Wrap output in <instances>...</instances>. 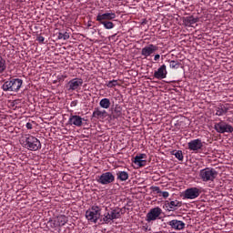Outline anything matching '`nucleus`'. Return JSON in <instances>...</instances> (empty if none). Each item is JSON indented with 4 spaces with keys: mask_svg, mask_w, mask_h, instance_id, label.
Returning <instances> with one entry per match:
<instances>
[{
    "mask_svg": "<svg viewBox=\"0 0 233 233\" xmlns=\"http://www.w3.org/2000/svg\"><path fill=\"white\" fill-rule=\"evenodd\" d=\"M77 105H79V100H73L71 103H70V106L72 108L76 107Z\"/></svg>",
    "mask_w": 233,
    "mask_h": 233,
    "instance_id": "nucleus-33",
    "label": "nucleus"
},
{
    "mask_svg": "<svg viewBox=\"0 0 233 233\" xmlns=\"http://www.w3.org/2000/svg\"><path fill=\"white\" fill-rule=\"evenodd\" d=\"M48 225H50L51 228H57L58 224H57V218H53V219H49L48 221Z\"/></svg>",
    "mask_w": 233,
    "mask_h": 233,
    "instance_id": "nucleus-32",
    "label": "nucleus"
},
{
    "mask_svg": "<svg viewBox=\"0 0 233 233\" xmlns=\"http://www.w3.org/2000/svg\"><path fill=\"white\" fill-rule=\"evenodd\" d=\"M6 70V61L0 56V74H3Z\"/></svg>",
    "mask_w": 233,
    "mask_h": 233,
    "instance_id": "nucleus-27",
    "label": "nucleus"
},
{
    "mask_svg": "<svg viewBox=\"0 0 233 233\" xmlns=\"http://www.w3.org/2000/svg\"><path fill=\"white\" fill-rule=\"evenodd\" d=\"M187 148L191 152L198 154L199 150H203V141L200 138L193 139L187 143Z\"/></svg>",
    "mask_w": 233,
    "mask_h": 233,
    "instance_id": "nucleus-11",
    "label": "nucleus"
},
{
    "mask_svg": "<svg viewBox=\"0 0 233 233\" xmlns=\"http://www.w3.org/2000/svg\"><path fill=\"white\" fill-rule=\"evenodd\" d=\"M199 177L205 183L214 181L218 177V171L212 167H206L199 171Z\"/></svg>",
    "mask_w": 233,
    "mask_h": 233,
    "instance_id": "nucleus-6",
    "label": "nucleus"
},
{
    "mask_svg": "<svg viewBox=\"0 0 233 233\" xmlns=\"http://www.w3.org/2000/svg\"><path fill=\"white\" fill-rule=\"evenodd\" d=\"M23 145L25 148L27 150H31L33 152H36V150H41V141L37 139V137L32 135H25L24 137Z\"/></svg>",
    "mask_w": 233,
    "mask_h": 233,
    "instance_id": "nucleus-3",
    "label": "nucleus"
},
{
    "mask_svg": "<svg viewBox=\"0 0 233 233\" xmlns=\"http://www.w3.org/2000/svg\"><path fill=\"white\" fill-rule=\"evenodd\" d=\"M83 121H86V119L79 115L71 114L68 118V125H70L71 127H81V126L83 125Z\"/></svg>",
    "mask_w": 233,
    "mask_h": 233,
    "instance_id": "nucleus-13",
    "label": "nucleus"
},
{
    "mask_svg": "<svg viewBox=\"0 0 233 233\" xmlns=\"http://www.w3.org/2000/svg\"><path fill=\"white\" fill-rule=\"evenodd\" d=\"M83 86V80L81 78H73L66 86L68 92H79Z\"/></svg>",
    "mask_w": 233,
    "mask_h": 233,
    "instance_id": "nucleus-9",
    "label": "nucleus"
},
{
    "mask_svg": "<svg viewBox=\"0 0 233 233\" xmlns=\"http://www.w3.org/2000/svg\"><path fill=\"white\" fill-rule=\"evenodd\" d=\"M165 207L168 212H176L179 207H181V202L179 200L166 201Z\"/></svg>",
    "mask_w": 233,
    "mask_h": 233,
    "instance_id": "nucleus-17",
    "label": "nucleus"
},
{
    "mask_svg": "<svg viewBox=\"0 0 233 233\" xmlns=\"http://www.w3.org/2000/svg\"><path fill=\"white\" fill-rule=\"evenodd\" d=\"M128 172L127 171H118L116 173V179L117 181H127L128 179Z\"/></svg>",
    "mask_w": 233,
    "mask_h": 233,
    "instance_id": "nucleus-23",
    "label": "nucleus"
},
{
    "mask_svg": "<svg viewBox=\"0 0 233 233\" xmlns=\"http://www.w3.org/2000/svg\"><path fill=\"white\" fill-rule=\"evenodd\" d=\"M98 23H100V25H103V26H104V28H106V30H112V28H114V26H116V25H114L110 20L100 21Z\"/></svg>",
    "mask_w": 233,
    "mask_h": 233,
    "instance_id": "nucleus-25",
    "label": "nucleus"
},
{
    "mask_svg": "<svg viewBox=\"0 0 233 233\" xmlns=\"http://www.w3.org/2000/svg\"><path fill=\"white\" fill-rule=\"evenodd\" d=\"M58 39H64V41H66V39H70V34H68V32L58 33Z\"/></svg>",
    "mask_w": 233,
    "mask_h": 233,
    "instance_id": "nucleus-31",
    "label": "nucleus"
},
{
    "mask_svg": "<svg viewBox=\"0 0 233 233\" xmlns=\"http://www.w3.org/2000/svg\"><path fill=\"white\" fill-rule=\"evenodd\" d=\"M167 225L174 230H183V228H185V222L177 219H173L167 222Z\"/></svg>",
    "mask_w": 233,
    "mask_h": 233,
    "instance_id": "nucleus-18",
    "label": "nucleus"
},
{
    "mask_svg": "<svg viewBox=\"0 0 233 233\" xmlns=\"http://www.w3.org/2000/svg\"><path fill=\"white\" fill-rule=\"evenodd\" d=\"M161 214H163V209H161V208L157 207L151 208L146 216V221H147V223H152V221L159 219V216H161Z\"/></svg>",
    "mask_w": 233,
    "mask_h": 233,
    "instance_id": "nucleus-10",
    "label": "nucleus"
},
{
    "mask_svg": "<svg viewBox=\"0 0 233 233\" xmlns=\"http://www.w3.org/2000/svg\"><path fill=\"white\" fill-rule=\"evenodd\" d=\"M184 23L186 26H194L198 23V18H195L194 16H187L184 19Z\"/></svg>",
    "mask_w": 233,
    "mask_h": 233,
    "instance_id": "nucleus-22",
    "label": "nucleus"
},
{
    "mask_svg": "<svg viewBox=\"0 0 233 233\" xmlns=\"http://www.w3.org/2000/svg\"><path fill=\"white\" fill-rule=\"evenodd\" d=\"M121 218V208H106V212L103 215L101 221L106 225L112 223L114 219H119Z\"/></svg>",
    "mask_w": 233,
    "mask_h": 233,
    "instance_id": "nucleus-1",
    "label": "nucleus"
},
{
    "mask_svg": "<svg viewBox=\"0 0 233 233\" xmlns=\"http://www.w3.org/2000/svg\"><path fill=\"white\" fill-rule=\"evenodd\" d=\"M173 156H175V157L178 159V161H183L184 159L183 151L181 150L176 151L175 153H173Z\"/></svg>",
    "mask_w": 233,
    "mask_h": 233,
    "instance_id": "nucleus-30",
    "label": "nucleus"
},
{
    "mask_svg": "<svg viewBox=\"0 0 233 233\" xmlns=\"http://www.w3.org/2000/svg\"><path fill=\"white\" fill-rule=\"evenodd\" d=\"M213 112L215 116H227V114L230 112V107L228 106V105L219 104L218 106L214 107Z\"/></svg>",
    "mask_w": 233,
    "mask_h": 233,
    "instance_id": "nucleus-14",
    "label": "nucleus"
},
{
    "mask_svg": "<svg viewBox=\"0 0 233 233\" xmlns=\"http://www.w3.org/2000/svg\"><path fill=\"white\" fill-rule=\"evenodd\" d=\"M181 66V64L176 60H169V67L177 70Z\"/></svg>",
    "mask_w": 233,
    "mask_h": 233,
    "instance_id": "nucleus-28",
    "label": "nucleus"
},
{
    "mask_svg": "<svg viewBox=\"0 0 233 233\" xmlns=\"http://www.w3.org/2000/svg\"><path fill=\"white\" fill-rule=\"evenodd\" d=\"M116 12L114 11H111L109 13H104V14H101L99 13L97 15H96V21L97 22H100V21H114V19H116Z\"/></svg>",
    "mask_w": 233,
    "mask_h": 233,
    "instance_id": "nucleus-16",
    "label": "nucleus"
},
{
    "mask_svg": "<svg viewBox=\"0 0 233 233\" xmlns=\"http://www.w3.org/2000/svg\"><path fill=\"white\" fill-rule=\"evenodd\" d=\"M100 218L101 208H99V206H92L86 211V219H87L89 223H97Z\"/></svg>",
    "mask_w": 233,
    "mask_h": 233,
    "instance_id": "nucleus-4",
    "label": "nucleus"
},
{
    "mask_svg": "<svg viewBox=\"0 0 233 233\" xmlns=\"http://www.w3.org/2000/svg\"><path fill=\"white\" fill-rule=\"evenodd\" d=\"M23 86V79L21 78H10L4 82L2 89L4 92H17L21 90Z\"/></svg>",
    "mask_w": 233,
    "mask_h": 233,
    "instance_id": "nucleus-2",
    "label": "nucleus"
},
{
    "mask_svg": "<svg viewBox=\"0 0 233 233\" xmlns=\"http://www.w3.org/2000/svg\"><path fill=\"white\" fill-rule=\"evenodd\" d=\"M162 197L167 199V198H168V196H170V194L167 191H161Z\"/></svg>",
    "mask_w": 233,
    "mask_h": 233,
    "instance_id": "nucleus-34",
    "label": "nucleus"
},
{
    "mask_svg": "<svg viewBox=\"0 0 233 233\" xmlns=\"http://www.w3.org/2000/svg\"><path fill=\"white\" fill-rule=\"evenodd\" d=\"M157 50H159V47L157 46L149 44L142 48L141 56H143L144 59H147V57H150V56H153V54H156Z\"/></svg>",
    "mask_w": 233,
    "mask_h": 233,
    "instance_id": "nucleus-12",
    "label": "nucleus"
},
{
    "mask_svg": "<svg viewBox=\"0 0 233 233\" xmlns=\"http://www.w3.org/2000/svg\"><path fill=\"white\" fill-rule=\"evenodd\" d=\"M25 127H26L27 130H32V128H34V127L32 126V123H30V122H27Z\"/></svg>",
    "mask_w": 233,
    "mask_h": 233,
    "instance_id": "nucleus-37",
    "label": "nucleus"
},
{
    "mask_svg": "<svg viewBox=\"0 0 233 233\" xmlns=\"http://www.w3.org/2000/svg\"><path fill=\"white\" fill-rule=\"evenodd\" d=\"M56 218V223L58 227H65L66 223H68V217L65 215H60Z\"/></svg>",
    "mask_w": 233,
    "mask_h": 233,
    "instance_id": "nucleus-21",
    "label": "nucleus"
},
{
    "mask_svg": "<svg viewBox=\"0 0 233 233\" xmlns=\"http://www.w3.org/2000/svg\"><path fill=\"white\" fill-rule=\"evenodd\" d=\"M119 84L117 83V80H111L106 83V86L107 88H114L115 86H117Z\"/></svg>",
    "mask_w": 233,
    "mask_h": 233,
    "instance_id": "nucleus-29",
    "label": "nucleus"
},
{
    "mask_svg": "<svg viewBox=\"0 0 233 233\" xmlns=\"http://www.w3.org/2000/svg\"><path fill=\"white\" fill-rule=\"evenodd\" d=\"M168 71H167V66L164 64L154 72L155 79H167Z\"/></svg>",
    "mask_w": 233,
    "mask_h": 233,
    "instance_id": "nucleus-15",
    "label": "nucleus"
},
{
    "mask_svg": "<svg viewBox=\"0 0 233 233\" xmlns=\"http://www.w3.org/2000/svg\"><path fill=\"white\" fill-rule=\"evenodd\" d=\"M201 192L200 187H189L182 193V198L183 199H196L201 196Z\"/></svg>",
    "mask_w": 233,
    "mask_h": 233,
    "instance_id": "nucleus-8",
    "label": "nucleus"
},
{
    "mask_svg": "<svg viewBox=\"0 0 233 233\" xmlns=\"http://www.w3.org/2000/svg\"><path fill=\"white\" fill-rule=\"evenodd\" d=\"M110 105H112V103L110 102V98H102L99 102V106L106 110L110 108Z\"/></svg>",
    "mask_w": 233,
    "mask_h": 233,
    "instance_id": "nucleus-24",
    "label": "nucleus"
},
{
    "mask_svg": "<svg viewBox=\"0 0 233 233\" xmlns=\"http://www.w3.org/2000/svg\"><path fill=\"white\" fill-rule=\"evenodd\" d=\"M214 129L218 134H232L233 132V127L225 120H220L218 123H216Z\"/></svg>",
    "mask_w": 233,
    "mask_h": 233,
    "instance_id": "nucleus-7",
    "label": "nucleus"
},
{
    "mask_svg": "<svg viewBox=\"0 0 233 233\" xmlns=\"http://www.w3.org/2000/svg\"><path fill=\"white\" fill-rule=\"evenodd\" d=\"M96 181L98 183V185L106 187L108 185H112V183L116 181V176H114V173L106 171L102 173L100 176H97L96 177Z\"/></svg>",
    "mask_w": 233,
    "mask_h": 233,
    "instance_id": "nucleus-5",
    "label": "nucleus"
},
{
    "mask_svg": "<svg viewBox=\"0 0 233 233\" xmlns=\"http://www.w3.org/2000/svg\"><path fill=\"white\" fill-rule=\"evenodd\" d=\"M92 117H95V119H105L106 117V110H101L99 107H96L93 111Z\"/></svg>",
    "mask_w": 233,
    "mask_h": 233,
    "instance_id": "nucleus-20",
    "label": "nucleus"
},
{
    "mask_svg": "<svg viewBox=\"0 0 233 233\" xmlns=\"http://www.w3.org/2000/svg\"><path fill=\"white\" fill-rule=\"evenodd\" d=\"M147 154H139L134 157L133 163L138 165V167H145L147 165Z\"/></svg>",
    "mask_w": 233,
    "mask_h": 233,
    "instance_id": "nucleus-19",
    "label": "nucleus"
},
{
    "mask_svg": "<svg viewBox=\"0 0 233 233\" xmlns=\"http://www.w3.org/2000/svg\"><path fill=\"white\" fill-rule=\"evenodd\" d=\"M160 57H161V56H159V55H155V56H154V61H159Z\"/></svg>",
    "mask_w": 233,
    "mask_h": 233,
    "instance_id": "nucleus-38",
    "label": "nucleus"
},
{
    "mask_svg": "<svg viewBox=\"0 0 233 233\" xmlns=\"http://www.w3.org/2000/svg\"><path fill=\"white\" fill-rule=\"evenodd\" d=\"M36 41H38V43H45V36H37Z\"/></svg>",
    "mask_w": 233,
    "mask_h": 233,
    "instance_id": "nucleus-35",
    "label": "nucleus"
},
{
    "mask_svg": "<svg viewBox=\"0 0 233 233\" xmlns=\"http://www.w3.org/2000/svg\"><path fill=\"white\" fill-rule=\"evenodd\" d=\"M122 114H123V108L121 107V106L116 105L114 109L113 117L115 119H117V117H121Z\"/></svg>",
    "mask_w": 233,
    "mask_h": 233,
    "instance_id": "nucleus-26",
    "label": "nucleus"
},
{
    "mask_svg": "<svg viewBox=\"0 0 233 233\" xmlns=\"http://www.w3.org/2000/svg\"><path fill=\"white\" fill-rule=\"evenodd\" d=\"M153 192H156L157 194H161V189L159 188V187H153Z\"/></svg>",
    "mask_w": 233,
    "mask_h": 233,
    "instance_id": "nucleus-36",
    "label": "nucleus"
}]
</instances>
